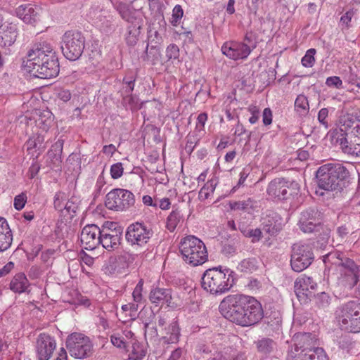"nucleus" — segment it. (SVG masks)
<instances>
[{"instance_id": "obj_60", "label": "nucleus", "mask_w": 360, "mask_h": 360, "mask_svg": "<svg viewBox=\"0 0 360 360\" xmlns=\"http://www.w3.org/2000/svg\"><path fill=\"white\" fill-rule=\"evenodd\" d=\"M148 7L151 13H157L160 11L161 4L159 0H148Z\"/></svg>"}, {"instance_id": "obj_31", "label": "nucleus", "mask_w": 360, "mask_h": 360, "mask_svg": "<svg viewBox=\"0 0 360 360\" xmlns=\"http://www.w3.org/2000/svg\"><path fill=\"white\" fill-rule=\"evenodd\" d=\"M180 337V328L176 321L171 322L165 328V334L162 336L164 343L176 344L179 342Z\"/></svg>"}, {"instance_id": "obj_8", "label": "nucleus", "mask_w": 360, "mask_h": 360, "mask_svg": "<svg viewBox=\"0 0 360 360\" xmlns=\"http://www.w3.org/2000/svg\"><path fill=\"white\" fill-rule=\"evenodd\" d=\"M348 175L347 169L340 163H328L321 166L316 172L318 186L320 190L333 191Z\"/></svg>"}, {"instance_id": "obj_7", "label": "nucleus", "mask_w": 360, "mask_h": 360, "mask_svg": "<svg viewBox=\"0 0 360 360\" xmlns=\"http://www.w3.org/2000/svg\"><path fill=\"white\" fill-rule=\"evenodd\" d=\"M338 328L347 333H360V302L349 301L342 304L335 311Z\"/></svg>"}, {"instance_id": "obj_32", "label": "nucleus", "mask_w": 360, "mask_h": 360, "mask_svg": "<svg viewBox=\"0 0 360 360\" xmlns=\"http://www.w3.org/2000/svg\"><path fill=\"white\" fill-rule=\"evenodd\" d=\"M29 286V281L23 273L17 274L10 283V289L17 293L25 292Z\"/></svg>"}, {"instance_id": "obj_50", "label": "nucleus", "mask_w": 360, "mask_h": 360, "mask_svg": "<svg viewBox=\"0 0 360 360\" xmlns=\"http://www.w3.org/2000/svg\"><path fill=\"white\" fill-rule=\"evenodd\" d=\"M143 288V281L141 279L136 284L132 292L133 300L135 302L139 303L141 302L143 296L142 292Z\"/></svg>"}, {"instance_id": "obj_49", "label": "nucleus", "mask_w": 360, "mask_h": 360, "mask_svg": "<svg viewBox=\"0 0 360 360\" xmlns=\"http://www.w3.org/2000/svg\"><path fill=\"white\" fill-rule=\"evenodd\" d=\"M207 120V115L205 112L200 113L197 117L195 131L201 136L204 132V127Z\"/></svg>"}, {"instance_id": "obj_51", "label": "nucleus", "mask_w": 360, "mask_h": 360, "mask_svg": "<svg viewBox=\"0 0 360 360\" xmlns=\"http://www.w3.org/2000/svg\"><path fill=\"white\" fill-rule=\"evenodd\" d=\"M27 202V195L22 193L14 198L13 206L15 210H21L25 205Z\"/></svg>"}, {"instance_id": "obj_25", "label": "nucleus", "mask_w": 360, "mask_h": 360, "mask_svg": "<svg viewBox=\"0 0 360 360\" xmlns=\"http://www.w3.org/2000/svg\"><path fill=\"white\" fill-rule=\"evenodd\" d=\"M18 35L17 24L6 21L0 26V46L9 47L12 46Z\"/></svg>"}, {"instance_id": "obj_34", "label": "nucleus", "mask_w": 360, "mask_h": 360, "mask_svg": "<svg viewBox=\"0 0 360 360\" xmlns=\"http://www.w3.org/2000/svg\"><path fill=\"white\" fill-rule=\"evenodd\" d=\"M356 122V117L353 113L347 111L342 110L338 119V125L340 129H336L335 131H342V133L350 129Z\"/></svg>"}, {"instance_id": "obj_21", "label": "nucleus", "mask_w": 360, "mask_h": 360, "mask_svg": "<svg viewBox=\"0 0 360 360\" xmlns=\"http://www.w3.org/2000/svg\"><path fill=\"white\" fill-rule=\"evenodd\" d=\"M101 229L95 224L85 226L80 234L82 247L88 250H94L99 245Z\"/></svg>"}, {"instance_id": "obj_41", "label": "nucleus", "mask_w": 360, "mask_h": 360, "mask_svg": "<svg viewBox=\"0 0 360 360\" xmlns=\"http://www.w3.org/2000/svg\"><path fill=\"white\" fill-rule=\"evenodd\" d=\"M44 141V138L40 134H37L30 137L26 142V147L28 151L32 149L40 150L44 147L42 146Z\"/></svg>"}, {"instance_id": "obj_46", "label": "nucleus", "mask_w": 360, "mask_h": 360, "mask_svg": "<svg viewBox=\"0 0 360 360\" xmlns=\"http://www.w3.org/2000/svg\"><path fill=\"white\" fill-rule=\"evenodd\" d=\"M123 101L131 110H138L141 108L142 103H140L139 98L135 95L130 94L125 96Z\"/></svg>"}, {"instance_id": "obj_40", "label": "nucleus", "mask_w": 360, "mask_h": 360, "mask_svg": "<svg viewBox=\"0 0 360 360\" xmlns=\"http://www.w3.org/2000/svg\"><path fill=\"white\" fill-rule=\"evenodd\" d=\"M257 266V262L255 258H248L242 260L238 265L237 269L238 271L245 273L252 272L256 270Z\"/></svg>"}, {"instance_id": "obj_43", "label": "nucleus", "mask_w": 360, "mask_h": 360, "mask_svg": "<svg viewBox=\"0 0 360 360\" xmlns=\"http://www.w3.org/2000/svg\"><path fill=\"white\" fill-rule=\"evenodd\" d=\"M316 49H310L307 51L305 55L302 58V64L305 68H311L315 63Z\"/></svg>"}, {"instance_id": "obj_11", "label": "nucleus", "mask_w": 360, "mask_h": 360, "mask_svg": "<svg viewBox=\"0 0 360 360\" xmlns=\"http://www.w3.org/2000/svg\"><path fill=\"white\" fill-rule=\"evenodd\" d=\"M314 259L312 248L306 243H296L292 248L290 265L293 271L301 272L312 263Z\"/></svg>"}, {"instance_id": "obj_63", "label": "nucleus", "mask_w": 360, "mask_h": 360, "mask_svg": "<svg viewBox=\"0 0 360 360\" xmlns=\"http://www.w3.org/2000/svg\"><path fill=\"white\" fill-rule=\"evenodd\" d=\"M350 345H351V341H350L349 338L347 336L341 337L338 341V345L342 349H349Z\"/></svg>"}, {"instance_id": "obj_33", "label": "nucleus", "mask_w": 360, "mask_h": 360, "mask_svg": "<svg viewBox=\"0 0 360 360\" xmlns=\"http://www.w3.org/2000/svg\"><path fill=\"white\" fill-rule=\"evenodd\" d=\"M277 218V216L264 218L262 222L263 231L270 236L277 233L281 229V223Z\"/></svg>"}, {"instance_id": "obj_42", "label": "nucleus", "mask_w": 360, "mask_h": 360, "mask_svg": "<svg viewBox=\"0 0 360 360\" xmlns=\"http://www.w3.org/2000/svg\"><path fill=\"white\" fill-rule=\"evenodd\" d=\"M184 15V11L180 5H176L172 10V18L170 23L176 27L180 24L181 20Z\"/></svg>"}, {"instance_id": "obj_59", "label": "nucleus", "mask_w": 360, "mask_h": 360, "mask_svg": "<svg viewBox=\"0 0 360 360\" xmlns=\"http://www.w3.org/2000/svg\"><path fill=\"white\" fill-rule=\"evenodd\" d=\"M289 191L290 195H297L300 191V184L297 181H288V191Z\"/></svg>"}, {"instance_id": "obj_52", "label": "nucleus", "mask_w": 360, "mask_h": 360, "mask_svg": "<svg viewBox=\"0 0 360 360\" xmlns=\"http://www.w3.org/2000/svg\"><path fill=\"white\" fill-rule=\"evenodd\" d=\"M330 301V296L326 292H321L316 297V302L321 307H326Z\"/></svg>"}, {"instance_id": "obj_23", "label": "nucleus", "mask_w": 360, "mask_h": 360, "mask_svg": "<svg viewBox=\"0 0 360 360\" xmlns=\"http://www.w3.org/2000/svg\"><path fill=\"white\" fill-rule=\"evenodd\" d=\"M316 288L317 283L313 278L304 274L299 276L295 282V292L300 300L311 297Z\"/></svg>"}, {"instance_id": "obj_39", "label": "nucleus", "mask_w": 360, "mask_h": 360, "mask_svg": "<svg viewBox=\"0 0 360 360\" xmlns=\"http://www.w3.org/2000/svg\"><path fill=\"white\" fill-rule=\"evenodd\" d=\"M258 351L262 354L271 353L276 347L275 342L269 338H262L257 342Z\"/></svg>"}, {"instance_id": "obj_58", "label": "nucleus", "mask_w": 360, "mask_h": 360, "mask_svg": "<svg viewBox=\"0 0 360 360\" xmlns=\"http://www.w3.org/2000/svg\"><path fill=\"white\" fill-rule=\"evenodd\" d=\"M272 111L269 108H266L262 113V122L265 126L270 125L272 122Z\"/></svg>"}, {"instance_id": "obj_18", "label": "nucleus", "mask_w": 360, "mask_h": 360, "mask_svg": "<svg viewBox=\"0 0 360 360\" xmlns=\"http://www.w3.org/2000/svg\"><path fill=\"white\" fill-rule=\"evenodd\" d=\"M332 142L340 146L344 153L352 155H360V136H351L348 141L346 133L342 131H333L331 134Z\"/></svg>"}, {"instance_id": "obj_47", "label": "nucleus", "mask_w": 360, "mask_h": 360, "mask_svg": "<svg viewBox=\"0 0 360 360\" xmlns=\"http://www.w3.org/2000/svg\"><path fill=\"white\" fill-rule=\"evenodd\" d=\"M66 200L67 195L65 193H57L54 197V207L57 210L63 212Z\"/></svg>"}, {"instance_id": "obj_15", "label": "nucleus", "mask_w": 360, "mask_h": 360, "mask_svg": "<svg viewBox=\"0 0 360 360\" xmlns=\"http://www.w3.org/2000/svg\"><path fill=\"white\" fill-rule=\"evenodd\" d=\"M121 238L122 231L117 224L107 221L102 226L99 245L101 244L108 250H114L119 246Z\"/></svg>"}, {"instance_id": "obj_55", "label": "nucleus", "mask_w": 360, "mask_h": 360, "mask_svg": "<svg viewBox=\"0 0 360 360\" xmlns=\"http://www.w3.org/2000/svg\"><path fill=\"white\" fill-rule=\"evenodd\" d=\"M121 335L124 336V340L125 342H127V345L129 348L130 345L133 344L136 341V340L134 338V334L132 333V331L128 328H126L122 330L121 333Z\"/></svg>"}, {"instance_id": "obj_54", "label": "nucleus", "mask_w": 360, "mask_h": 360, "mask_svg": "<svg viewBox=\"0 0 360 360\" xmlns=\"http://www.w3.org/2000/svg\"><path fill=\"white\" fill-rule=\"evenodd\" d=\"M179 55V49L175 44H170L166 50V56L169 60L176 59Z\"/></svg>"}, {"instance_id": "obj_45", "label": "nucleus", "mask_w": 360, "mask_h": 360, "mask_svg": "<svg viewBox=\"0 0 360 360\" xmlns=\"http://www.w3.org/2000/svg\"><path fill=\"white\" fill-rule=\"evenodd\" d=\"M111 342L114 346L118 348H123L129 351V349L127 345V342L124 340V336L120 333H116L111 335Z\"/></svg>"}, {"instance_id": "obj_9", "label": "nucleus", "mask_w": 360, "mask_h": 360, "mask_svg": "<svg viewBox=\"0 0 360 360\" xmlns=\"http://www.w3.org/2000/svg\"><path fill=\"white\" fill-rule=\"evenodd\" d=\"M84 38L77 31L66 32L63 36L61 49L64 56L70 60H76L83 53Z\"/></svg>"}, {"instance_id": "obj_44", "label": "nucleus", "mask_w": 360, "mask_h": 360, "mask_svg": "<svg viewBox=\"0 0 360 360\" xmlns=\"http://www.w3.org/2000/svg\"><path fill=\"white\" fill-rule=\"evenodd\" d=\"M355 14L354 9H350L344 13L340 20V25L342 30L349 29L351 27V21Z\"/></svg>"}, {"instance_id": "obj_57", "label": "nucleus", "mask_w": 360, "mask_h": 360, "mask_svg": "<svg viewBox=\"0 0 360 360\" xmlns=\"http://www.w3.org/2000/svg\"><path fill=\"white\" fill-rule=\"evenodd\" d=\"M328 116V110L327 108H321L318 113V120L319 122L325 127V128L328 127V123L327 120V117Z\"/></svg>"}, {"instance_id": "obj_64", "label": "nucleus", "mask_w": 360, "mask_h": 360, "mask_svg": "<svg viewBox=\"0 0 360 360\" xmlns=\"http://www.w3.org/2000/svg\"><path fill=\"white\" fill-rule=\"evenodd\" d=\"M142 200L145 205L158 207L157 200L154 201L152 197L148 195H143Z\"/></svg>"}, {"instance_id": "obj_3", "label": "nucleus", "mask_w": 360, "mask_h": 360, "mask_svg": "<svg viewBox=\"0 0 360 360\" xmlns=\"http://www.w3.org/2000/svg\"><path fill=\"white\" fill-rule=\"evenodd\" d=\"M234 272L226 266H219L205 271L202 277V287L212 295H222L233 285Z\"/></svg>"}, {"instance_id": "obj_20", "label": "nucleus", "mask_w": 360, "mask_h": 360, "mask_svg": "<svg viewBox=\"0 0 360 360\" xmlns=\"http://www.w3.org/2000/svg\"><path fill=\"white\" fill-rule=\"evenodd\" d=\"M255 46H250L244 42L226 41L221 46L224 55L230 59L238 60L246 59Z\"/></svg>"}, {"instance_id": "obj_6", "label": "nucleus", "mask_w": 360, "mask_h": 360, "mask_svg": "<svg viewBox=\"0 0 360 360\" xmlns=\"http://www.w3.org/2000/svg\"><path fill=\"white\" fill-rule=\"evenodd\" d=\"M182 259L193 266L203 264L208 258L204 243L194 236H188L181 240L179 245Z\"/></svg>"}, {"instance_id": "obj_12", "label": "nucleus", "mask_w": 360, "mask_h": 360, "mask_svg": "<svg viewBox=\"0 0 360 360\" xmlns=\"http://www.w3.org/2000/svg\"><path fill=\"white\" fill-rule=\"evenodd\" d=\"M134 202V195L131 191L123 188H115L110 191L106 195L105 202L108 209L115 211H124L133 206Z\"/></svg>"}, {"instance_id": "obj_22", "label": "nucleus", "mask_w": 360, "mask_h": 360, "mask_svg": "<svg viewBox=\"0 0 360 360\" xmlns=\"http://www.w3.org/2000/svg\"><path fill=\"white\" fill-rule=\"evenodd\" d=\"M55 340L46 333L40 334L37 340L36 353L39 360H49L55 350Z\"/></svg>"}, {"instance_id": "obj_2", "label": "nucleus", "mask_w": 360, "mask_h": 360, "mask_svg": "<svg viewBox=\"0 0 360 360\" xmlns=\"http://www.w3.org/2000/svg\"><path fill=\"white\" fill-rule=\"evenodd\" d=\"M24 68L35 77L50 79L59 73V63L50 43L43 41L33 46L27 52Z\"/></svg>"}, {"instance_id": "obj_4", "label": "nucleus", "mask_w": 360, "mask_h": 360, "mask_svg": "<svg viewBox=\"0 0 360 360\" xmlns=\"http://www.w3.org/2000/svg\"><path fill=\"white\" fill-rule=\"evenodd\" d=\"M313 339L310 333L295 334V343L288 352L287 360H328L323 348L312 346Z\"/></svg>"}, {"instance_id": "obj_16", "label": "nucleus", "mask_w": 360, "mask_h": 360, "mask_svg": "<svg viewBox=\"0 0 360 360\" xmlns=\"http://www.w3.org/2000/svg\"><path fill=\"white\" fill-rule=\"evenodd\" d=\"M108 3V0L96 1L89 11V19L100 28L109 27L112 19L110 11L107 8Z\"/></svg>"}, {"instance_id": "obj_10", "label": "nucleus", "mask_w": 360, "mask_h": 360, "mask_svg": "<svg viewBox=\"0 0 360 360\" xmlns=\"http://www.w3.org/2000/svg\"><path fill=\"white\" fill-rule=\"evenodd\" d=\"M113 8L119 14L120 17L129 23H142L143 18L147 19L143 11V6L136 7L134 4L136 0L130 3H126L119 0H109Z\"/></svg>"}, {"instance_id": "obj_1", "label": "nucleus", "mask_w": 360, "mask_h": 360, "mask_svg": "<svg viewBox=\"0 0 360 360\" xmlns=\"http://www.w3.org/2000/svg\"><path fill=\"white\" fill-rule=\"evenodd\" d=\"M219 309L226 319L242 326L254 325L264 316L261 303L253 297L243 295L226 296Z\"/></svg>"}, {"instance_id": "obj_13", "label": "nucleus", "mask_w": 360, "mask_h": 360, "mask_svg": "<svg viewBox=\"0 0 360 360\" xmlns=\"http://www.w3.org/2000/svg\"><path fill=\"white\" fill-rule=\"evenodd\" d=\"M66 346L70 355L76 359H84L92 353L93 345L90 339L82 334L74 333L68 336Z\"/></svg>"}, {"instance_id": "obj_17", "label": "nucleus", "mask_w": 360, "mask_h": 360, "mask_svg": "<svg viewBox=\"0 0 360 360\" xmlns=\"http://www.w3.org/2000/svg\"><path fill=\"white\" fill-rule=\"evenodd\" d=\"M153 236V232L143 224H130L126 231V240L131 246L143 247Z\"/></svg>"}, {"instance_id": "obj_53", "label": "nucleus", "mask_w": 360, "mask_h": 360, "mask_svg": "<svg viewBox=\"0 0 360 360\" xmlns=\"http://www.w3.org/2000/svg\"><path fill=\"white\" fill-rule=\"evenodd\" d=\"M326 84L328 87H334L338 89L342 88V81L338 76H332L328 77L326 80Z\"/></svg>"}, {"instance_id": "obj_37", "label": "nucleus", "mask_w": 360, "mask_h": 360, "mask_svg": "<svg viewBox=\"0 0 360 360\" xmlns=\"http://www.w3.org/2000/svg\"><path fill=\"white\" fill-rule=\"evenodd\" d=\"M181 220L182 215L180 211L177 210H172L167 218V229L171 232L174 231Z\"/></svg>"}, {"instance_id": "obj_26", "label": "nucleus", "mask_w": 360, "mask_h": 360, "mask_svg": "<svg viewBox=\"0 0 360 360\" xmlns=\"http://www.w3.org/2000/svg\"><path fill=\"white\" fill-rule=\"evenodd\" d=\"M313 210L302 212L299 221L300 229L304 233H311L317 229L321 221Z\"/></svg>"}, {"instance_id": "obj_5", "label": "nucleus", "mask_w": 360, "mask_h": 360, "mask_svg": "<svg viewBox=\"0 0 360 360\" xmlns=\"http://www.w3.org/2000/svg\"><path fill=\"white\" fill-rule=\"evenodd\" d=\"M324 264L329 269L334 265L340 276L339 283L351 289L357 283L358 267L353 260L340 257V254L329 253L323 257Z\"/></svg>"}, {"instance_id": "obj_48", "label": "nucleus", "mask_w": 360, "mask_h": 360, "mask_svg": "<svg viewBox=\"0 0 360 360\" xmlns=\"http://www.w3.org/2000/svg\"><path fill=\"white\" fill-rule=\"evenodd\" d=\"M110 176L113 179H117L120 178L124 172V167L122 163L117 162L111 165L110 167Z\"/></svg>"}, {"instance_id": "obj_35", "label": "nucleus", "mask_w": 360, "mask_h": 360, "mask_svg": "<svg viewBox=\"0 0 360 360\" xmlns=\"http://www.w3.org/2000/svg\"><path fill=\"white\" fill-rule=\"evenodd\" d=\"M217 184L218 179L215 176L208 180L199 192V199L201 200L207 199L213 194Z\"/></svg>"}, {"instance_id": "obj_14", "label": "nucleus", "mask_w": 360, "mask_h": 360, "mask_svg": "<svg viewBox=\"0 0 360 360\" xmlns=\"http://www.w3.org/2000/svg\"><path fill=\"white\" fill-rule=\"evenodd\" d=\"M195 358L196 360H245L242 354L235 357L234 352L231 348L218 351L213 345H205L198 347Z\"/></svg>"}, {"instance_id": "obj_30", "label": "nucleus", "mask_w": 360, "mask_h": 360, "mask_svg": "<svg viewBox=\"0 0 360 360\" xmlns=\"http://www.w3.org/2000/svg\"><path fill=\"white\" fill-rule=\"evenodd\" d=\"M63 141L58 139L49 150L47 155L51 160V168H58L62 162L61 154L63 151Z\"/></svg>"}, {"instance_id": "obj_62", "label": "nucleus", "mask_w": 360, "mask_h": 360, "mask_svg": "<svg viewBox=\"0 0 360 360\" xmlns=\"http://www.w3.org/2000/svg\"><path fill=\"white\" fill-rule=\"evenodd\" d=\"M158 207L162 210H169L171 205L170 200L168 198H163L157 201Z\"/></svg>"}, {"instance_id": "obj_27", "label": "nucleus", "mask_w": 360, "mask_h": 360, "mask_svg": "<svg viewBox=\"0 0 360 360\" xmlns=\"http://www.w3.org/2000/svg\"><path fill=\"white\" fill-rule=\"evenodd\" d=\"M269 196L278 200L288 198V181L284 179H276L270 182L267 188Z\"/></svg>"}, {"instance_id": "obj_29", "label": "nucleus", "mask_w": 360, "mask_h": 360, "mask_svg": "<svg viewBox=\"0 0 360 360\" xmlns=\"http://www.w3.org/2000/svg\"><path fill=\"white\" fill-rule=\"evenodd\" d=\"M13 242V233L7 220L0 217V252L7 250Z\"/></svg>"}, {"instance_id": "obj_19", "label": "nucleus", "mask_w": 360, "mask_h": 360, "mask_svg": "<svg viewBox=\"0 0 360 360\" xmlns=\"http://www.w3.org/2000/svg\"><path fill=\"white\" fill-rule=\"evenodd\" d=\"M20 122H25L27 125L35 124L37 128L42 131H47L53 124L54 117L49 110H34L32 112V117L25 115L20 117Z\"/></svg>"}, {"instance_id": "obj_24", "label": "nucleus", "mask_w": 360, "mask_h": 360, "mask_svg": "<svg viewBox=\"0 0 360 360\" xmlns=\"http://www.w3.org/2000/svg\"><path fill=\"white\" fill-rule=\"evenodd\" d=\"M41 9L32 4H22L15 9V15L26 24L34 25L40 19Z\"/></svg>"}, {"instance_id": "obj_28", "label": "nucleus", "mask_w": 360, "mask_h": 360, "mask_svg": "<svg viewBox=\"0 0 360 360\" xmlns=\"http://www.w3.org/2000/svg\"><path fill=\"white\" fill-rule=\"evenodd\" d=\"M150 301L155 304L164 303L169 307H175L176 304L172 302L171 290L166 288H156L151 290L149 295Z\"/></svg>"}, {"instance_id": "obj_61", "label": "nucleus", "mask_w": 360, "mask_h": 360, "mask_svg": "<svg viewBox=\"0 0 360 360\" xmlns=\"http://www.w3.org/2000/svg\"><path fill=\"white\" fill-rule=\"evenodd\" d=\"M77 208V205L71 200H68L65 202V205L64 206L63 210H65L68 213H75Z\"/></svg>"}, {"instance_id": "obj_56", "label": "nucleus", "mask_w": 360, "mask_h": 360, "mask_svg": "<svg viewBox=\"0 0 360 360\" xmlns=\"http://www.w3.org/2000/svg\"><path fill=\"white\" fill-rule=\"evenodd\" d=\"M56 97L63 102H68L71 98V94L69 90L59 89L56 91Z\"/></svg>"}, {"instance_id": "obj_36", "label": "nucleus", "mask_w": 360, "mask_h": 360, "mask_svg": "<svg viewBox=\"0 0 360 360\" xmlns=\"http://www.w3.org/2000/svg\"><path fill=\"white\" fill-rule=\"evenodd\" d=\"M131 350L129 354V359L131 360H143L146 354V350L145 347L136 341L133 344L130 345Z\"/></svg>"}, {"instance_id": "obj_38", "label": "nucleus", "mask_w": 360, "mask_h": 360, "mask_svg": "<svg viewBox=\"0 0 360 360\" xmlns=\"http://www.w3.org/2000/svg\"><path fill=\"white\" fill-rule=\"evenodd\" d=\"M295 109L300 115H305L309 110V105L307 98L303 95L300 94L295 101Z\"/></svg>"}]
</instances>
